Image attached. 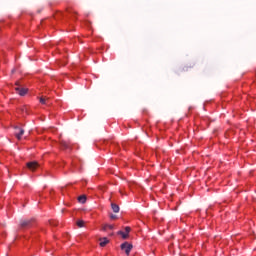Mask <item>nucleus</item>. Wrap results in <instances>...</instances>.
<instances>
[{
	"label": "nucleus",
	"mask_w": 256,
	"mask_h": 256,
	"mask_svg": "<svg viewBox=\"0 0 256 256\" xmlns=\"http://www.w3.org/2000/svg\"><path fill=\"white\" fill-rule=\"evenodd\" d=\"M15 91L16 93H18V95H20L21 97H25V95H27V88H23L19 85V82H16V87H15Z\"/></svg>",
	"instance_id": "f257e3e1"
},
{
	"label": "nucleus",
	"mask_w": 256,
	"mask_h": 256,
	"mask_svg": "<svg viewBox=\"0 0 256 256\" xmlns=\"http://www.w3.org/2000/svg\"><path fill=\"white\" fill-rule=\"evenodd\" d=\"M15 129V137L18 139V141H21V137L25 135V130L23 128H19V126H14Z\"/></svg>",
	"instance_id": "f03ea898"
},
{
	"label": "nucleus",
	"mask_w": 256,
	"mask_h": 256,
	"mask_svg": "<svg viewBox=\"0 0 256 256\" xmlns=\"http://www.w3.org/2000/svg\"><path fill=\"white\" fill-rule=\"evenodd\" d=\"M122 251H125L126 255H129L131 253V250L133 249V244H130L129 242H124L121 244Z\"/></svg>",
	"instance_id": "7ed1b4c3"
},
{
	"label": "nucleus",
	"mask_w": 256,
	"mask_h": 256,
	"mask_svg": "<svg viewBox=\"0 0 256 256\" xmlns=\"http://www.w3.org/2000/svg\"><path fill=\"white\" fill-rule=\"evenodd\" d=\"M33 226V219H26L20 221V227L25 229V227H32Z\"/></svg>",
	"instance_id": "20e7f679"
},
{
	"label": "nucleus",
	"mask_w": 256,
	"mask_h": 256,
	"mask_svg": "<svg viewBox=\"0 0 256 256\" xmlns=\"http://www.w3.org/2000/svg\"><path fill=\"white\" fill-rule=\"evenodd\" d=\"M27 167L30 171H35L38 167H39V163L37 162H28L27 164Z\"/></svg>",
	"instance_id": "39448f33"
},
{
	"label": "nucleus",
	"mask_w": 256,
	"mask_h": 256,
	"mask_svg": "<svg viewBox=\"0 0 256 256\" xmlns=\"http://www.w3.org/2000/svg\"><path fill=\"white\" fill-rule=\"evenodd\" d=\"M39 101L42 105H49V97H40Z\"/></svg>",
	"instance_id": "423d86ee"
},
{
	"label": "nucleus",
	"mask_w": 256,
	"mask_h": 256,
	"mask_svg": "<svg viewBox=\"0 0 256 256\" xmlns=\"http://www.w3.org/2000/svg\"><path fill=\"white\" fill-rule=\"evenodd\" d=\"M60 145H61L62 149H70L69 144L67 143V141L61 140Z\"/></svg>",
	"instance_id": "0eeeda50"
},
{
	"label": "nucleus",
	"mask_w": 256,
	"mask_h": 256,
	"mask_svg": "<svg viewBox=\"0 0 256 256\" xmlns=\"http://www.w3.org/2000/svg\"><path fill=\"white\" fill-rule=\"evenodd\" d=\"M111 209L114 213H119V205L112 203L111 204Z\"/></svg>",
	"instance_id": "6e6552de"
},
{
	"label": "nucleus",
	"mask_w": 256,
	"mask_h": 256,
	"mask_svg": "<svg viewBox=\"0 0 256 256\" xmlns=\"http://www.w3.org/2000/svg\"><path fill=\"white\" fill-rule=\"evenodd\" d=\"M107 243H109V239H107V238L100 239V247H105V245H107Z\"/></svg>",
	"instance_id": "1a4fd4ad"
},
{
	"label": "nucleus",
	"mask_w": 256,
	"mask_h": 256,
	"mask_svg": "<svg viewBox=\"0 0 256 256\" xmlns=\"http://www.w3.org/2000/svg\"><path fill=\"white\" fill-rule=\"evenodd\" d=\"M78 201H79V203H86L87 196H85V195L79 196Z\"/></svg>",
	"instance_id": "9d476101"
},
{
	"label": "nucleus",
	"mask_w": 256,
	"mask_h": 256,
	"mask_svg": "<svg viewBox=\"0 0 256 256\" xmlns=\"http://www.w3.org/2000/svg\"><path fill=\"white\" fill-rule=\"evenodd\" d=\"M118 235H121L122 238H124V239H127V237H129V234H127V232H123V231H119Z\"/></svg>",
	"instance_id": "9b49d317"
},
{
	"label": "nucleus",
	"mask_w": 256,
	"mask_h": 256,
	"mask_svg": "<svg viewBox=\"0 0 256 256\" xmlns=\"http://www.w3.org/2000/svg\"><path fill=\"white\" fill-rule=\"evenodd\" d=\"M76 225H77L78 227H84L85 221H83V220H78V221L76 222Z\"/></svg>",
	"instance_id": "f8f14e48"
},
{
	"label": "nucleus",
	"mask_w": 256,
	"mask_h": 256,
	"mask_svg": "<svg viewBox=\"0 0 256 256\" xmlns=\"http://www.w3.org/2000/svg\"><path fill=\"white\" fill-rule=\"evenodd\" d=\"M125 233H126L127 235H129V233H131V227L126 226V227H125Z\"/></svg>",
	"instance_id": "ddd939ff"
},
{
	"label": "nucleus",
	"mask_w": 256,
	"mask_h": 256,
	"mask_svg": "<svg viewBox=\"0 0 256 256\" xmlns=\"http://www.w3.org/2000/svg\"><path fill=\"white\" fill-rule=\"evenodd\" d=\"M50 225H53L55 227V226H57V222L56 221H50Z\"/></svg>",
	"instance_id": "4468645a"
},
{
	"label": "nucleus",
	"mask_w": 256,
	"mask_h": 256,
	"mask_svg": "<svg viewBox=\"0 0 256 256\" xmlns=\"http://www.w3.org/2000/svg\"><path fill=\"white\" fill-rule=\"evenodd\" d=\"M110 218H111V219H117V215L112 214V215L110 216Z\"/></svg>",
	"instance_id": "2eb2a0df"
},
{
	"label": "nucleus",
	"mask_w": 256,
	"mask_h": 256,
	"mask_svg": "<svg viewBox=\"0 0 256 256\" xmlns=\"http://www.w3.org/2000/svg\"><path fill=\"white\" fill-rule=\"evenodd\" d=\"M188 69H189V67H188V66H185V67L183 68V71H188Z\"/></svg>",
	"instance_id": "dca6fc26"
},
{
	"label": "nucleus",
	"mask_w": 256,
	"mask_h": 256,
	"mask_svg": "<svg viewBox=\"0 0 256 256\" xmlns=\"http://www.w3.org/2000/svg\"><path fill=\"white\" fill-rule=\"evenodd\" d=\"M107 229H108V226L105 225V226L103 227V231H107Z\"/></svg>",
	"instance_id": "f3484780"
},
{
	"label": "nucleus",
	"mask_w": 256,
	"mask_h": 256,
	"mask_svg": "<svg viewBox=\"0 0 256 256\" xmlns=\"http://www.w3.org/2000/svg\"><path fill=\"white\" fill-rule=\"evenodd\" d=\"M108 229H113V225H107Z\"/></svg>",
	"instance_id": "a211bd4d"
}]
</instances>
